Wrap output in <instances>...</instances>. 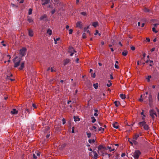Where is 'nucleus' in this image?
<instances>
[{
    "mask_svg": "<svg viewBox=\"0 0 159 159\" xmlns=\"http://www.w3.org/2000/svg\"><path fill=\"white\" fill-rule=\"evenodd\" d=\"M18 58V57L16 56L14 59H13V61L14 63V67L15 68L17 67L20 64V63L21 60V58L20 57L19 58V60L16 61V59Z\"/></svg>",
    "mask_w": 159,
    "mask_h": 159,
    "instance_id": "1",
    "label": "nucleus"
},
{
    "mask_svg": "<svg viewBox=\"0 0 159 159\" xmlns=\"http://www.w3.org/2000/svg\"><path fill=\"white\" fill-rule=\"evenodd\" d=\"M26 49L25 48H23L20 50V54L21 55L20 58H21L22 57L25 56L26 53Z\"/></svg>",
    "mask_w": 159,
    "mask_h": 159,
    "instance_id": "2",
    "label": "nucleus"
},
{
    "mask_svg": "<svg viewBox=\"0 0 159 159\" xmlns=\"http://www.w3.org/2000/svg\"><path fill=\"white\" fill-rule=\"evenodd\" d=\"M140 154L141 152L139 150H135L133 153V157L135 159H138Z\"/></svg>",
    "mask_w": 159,
    "mask_h": 159,
    "instance_id": "3",
    "label": "nucleus"
},
{
    "mask_svg": "<svg viewBox=\"0 0 159 159\" xmlns=\"http://www.w3.org/2000/svg\"><path fill=\"white\" fill-rule=\"evenodd\" d=\"M154 115L157 116V114L153 110H151L150 111V115L153 119L154 118Z\"/></svg>",
    "mask_w": 159,
    "mask_h": 159,
    "instance_id": "4",
    "label": "nucleus"
},
{
    "mask_svg": "<svg viewBox=\"0 0 159 159\" xmlns=\"http://www.w3.org/2000/svg\"><path fill=\"white\" fill-rule=\"evenodd\" d=\"M76 27L79 28L80 29H81L82 28L83 24L82 23L81 21L78 22L76 23Z\"/></svg>",
    "mask_w": 159,
    "mask_h": 159,
    "instance_id": "5",
    "label": "nucleus"
},
{
    "mask_svg": "<svg viewBox=\"0 0 159 159\" xmlns=\"http://www.w3.org/2000/svg\"><path fill=\"white\" fill-rule=\"evenodd\" d=\"M128 141L132 145H133V144H134L135 145H137L138 144V142L136 140H135L134 139L131 140V141H129V140Z\"/></svg>",
    "mask_w": 159,
    "mask_h": 159,
    "instance_id": "6",
    "label": "nucleus"
},
{
    "mask_svg": "<svg viewBox=\"0 0 159 159\" xmlns=\"http://www.w3.org/2000/svg\"><path fill=\"white\" fill-rule=\"evenodd\" d=\"M18 113V111L16 110L15 109H13L11 111V113L12 115L17 114Z\"/></svg>",
    "mask_w": 159,
    "mask_h": 159,
    "instance_id": "7",
    "label": "nucleus"
},
{
    "mask_svg": "<svg viewBox=\"0 0 159 159\" xmlns=\"http://www.w3.org/2000/svg\"><path fill=\"white\" fill-rule=\"evenodd\" d=\"M146 122L145 121L140 122L138 123V125L140 126H144V125L146 124Z\"/></svg>",
    "mask_w": 159,
    "mask_h": 159,
    "instance_id": "8",
    "label": "nucleus"
},
{
    "mask_svg": "<svg viewBox=\"0 0 159 159\" xmlns=\"http://www.w3.org/2000/svg\"><path fill=\"white\" fill-rule=\"evenodd\" d=\"M93 152L94 154L93 157V159H97L98 154L95 151H93Z\"/></svg>",
    "mask_w": 159,
    "mask_h": 159,
    "instance_id": "9",
    "label": "nucleus"
},
{
    "mask_svg": "<svg viewBox=\"0 0 159 159\" xmlns=\"http://www.w3.org/2000/svg\"><path fill=\"white\" fill-rule=\"evenodd\" d=\"M27 20L29 23H31L33 22V20L32 19V17L29 16H27Z\"/></svg>",
    "mask_w": 159,
    "mask_h": 159,
    "instance_id": "10",
    "label": "nucleus"
},
{
    "mask_svg": "<svg viewBox=\"0 0 159 159\" xmlns=\"http://www.w3.org/2000/svg\"><path fill=\"white\" fill-rule=\"evenodd\" d=\"M113 127L116 129H117L118 127V124L117 122L114 123L112 124Z\"/></svg>",
    "mask_w": 159,
    "mask_h": 159,
    "instance_id": "11",
    "label": "nucleus"
},
{
    "mask_svg": "<svg viewBox=\"0 0 159 159\" xmlns=\"http://www.w3.org/2000/svg\"><path fill=\"white\" fill-rule=\"evenodd\" d=\"M29 34L30 36L32 37L33 36V31L32 30H28Z\"/></svg>",
    "mask_w": 159,
    "mask_h": 159,
    "instance_id": "12",
    "label": "nucleus"
},
{
    "mask_svg": "<svg viewBox=\"0 0 159 159\" xmlns=\"http://www.w3.org/2000/svg\"><path fill=\"white\" fill-rule=\"evenodd\" d=\"M24 64H25L24 62H21V65H20V66L19 68V70H21L23 69V68L24 67Z\"/></svg>",
    "mask_w": 159,
    "mask_h": 159,
    "instance_id": "13",
    "label": "nucleus"
},
{
    "mask_svg": "<svg viewBox=\"0 0 159 159\" xmlns=\"http://www.w3.org/2000/svg\"><path fill=\"white\" fill-rule=\"evenodd\" d=\"M69 49V52H72V51H73L74 52H76L74 50L73 47H70Z\"/></svg>",
    "mask_w": 159,
    "mask_h": 159,
    "instance_id": "14",
    "label": "nucleus"
},
{
    "mask_svg": "<svg viewBox=\"0 0 159 159\" xmlns=\"http://www.w3.org/2000/svg\"><path fill=\"white\" fill-rule=\"evenodd\" d=\"M144 129L146 130H148L149 129V127L148 125L145 124L143 126Z\"/></svg>",
    "mask_w": 159,
    "mask_h": 159,
    "instance_id": "15",
    "label": "nucleus"
},
{
    "mask_svg": "<svg viewBox=\"0 0 159 159\" xmlns=\"http://www.w3.org/2000/svg\"><path fill=\"white\" fill-rule=\"evenodd\" d=\"M47 33L49 35H51L52 33V31L50 29H48L47 30Z\"/></svg>",
    "mask_w": 159,
    "mask_h": 159,
    "instance_id": "16",
    "label": "nucleus"
},
{
    "mask_svg": "<svg viewBox=\"0 0 159 159\" xmlns=\"http://www.w3.org/2000/svg\"><path fill=\"white\" fill-rule=\"evenodd\" d=\"M148 101L150 103H152V96L151 94L149 95V97L148 98Z\"/></svg>",
    "mask_w": 159,
    "mask_h": 159,
    "instance_id": "17",
    "label": "nucleus"
},
{
    "mask_svg": "<svg viewBox=\"0 0 159 159\" xmlns=\"http://www.w3.org/2000/svg\"><path fill=\"white\" fill-rule=\"evenodd\" d=\"M50 1V0H44V2L42 4V5H44L47 4Z\"/></svg>",
    "mask_w": 159,
    "mask_h": 159,
    "instance_id": "18",
    "label": "nucleus"
},
{
    "mask_svg": "<svg viewBox=\"0 0 159 159\" xmlns=\"http://www.w3.org/2000/svg\"><path fill=\"white\" fill-rule=\"evenodd\" d=\"M114 103H115V105L116 107H118L120 104V102L118 101H115L114 102Z\"/></svg>",
    "mask_w": 159,
    "mask_h": 159,
    "instance_id": "19",
    "label": "nucleus"
},
{
    "mask_svg": "<svg viewBox=\"0 0 159 159\" xmlns=\"http://www.w3.org/2000/svg\"><path fill=\"white\" fill-rule=\"evenodd\" d=\"M47 16L46 15H44L40 17V20H43L44 19H46Z\"/></svg>",
    "mask_w": 159,
    "mask_h": 159,
    "instance_id": "20",
    "label": "nucleus"
},
{
    "mask_svg": "<svg viewBox=\"0 0 159 159\" xmlns=\"http://www.w3.org/2000/svg\"><path fill=\"white\" fill-rule=\"evenodd\" d=\"M96 125L98 126V127L99 128L98 131H102L101 132L102 133H103L104 130V129L101 127H99V126L98 125Z\"/></svg>",
    "mask_w": 159,
    "mask_h": 159,
    "instance_id": "21",
    "label": "nucleus"
},
{
    "mask_svg": "<svg viewBox=\"0 0 159 159\" xmlns=\"http://www.w3.org/2000/svg\"><path fill=\"white\" fill-rule=\"evenodd\" d=\"M139 135L138 134H135L133 137V139L135 140H137L139 137Z\"/></svg>",
    "mask_w": 159,
    "mask_h": 159,
    "instance_id": "22",
    "label": "nucleus"
},
{
    "mask_svg": "<svg viewBox=\"0 0 159 159\" xmlns=\"http://www.w3.org/2000/svg\"><path fill=\"white\" fill-rule=\"evenodd\" d=\"M98 84L97 83H96V84H93V86L94 87V88L96 89H98Z\"/></svg>",
    "mask_w": 159,
    "mask_h": 159,
    "instance_id": "23",
    "label": "nucleus"
},
{
    "mask_svg": "<svg viewBox=\"0 0 159 159\" xmlns=\"http://www.w3.org/2000/svg\"><path fill=\"white\" fill-rule=\"evenodd\" d=\"M120 97L122 99H124L125 98V95L123 94H120Z\"/></svg>",
    "mask_w": 159,
    "mask_h": 159,
    "instance_id": "24",
    "label": "nucleus"
},
{
    "mask_svg": "<svg viewBox=\"0 0 159 159\" xmlns=\"http://www.w3.org/2000/svg\"><path fill=\"white\" fill-rule=\"evenodd\" d=\"M102 149H104V147L102 145H99L98 147V151H99Z\"/></svg>",
    "mask_w": 159,
    "mask_h": 159,
    "instance_id": "25",
    "label": "nucleus"
},
{
    "mask_svg": "<svg viewBox=\"0 0 159 159\" xmlns=\"http://www.w3.org/2000/svg\"><path fill=\"white\" fill-rule=\"evenodd\" d=\"M69 62V59H66V60L64 61V66L66 65L67 63H68Z\"/></svg>",
    "mask_w": 159,
    "mask_h": 159,
    "instance_id": "26",
    "label": "nucleus"
},
{
    "mask_svg": "<svg viewBox=\"0 0 159 159\" xmlns=\"http://www.w3.org/2000/svg\"><path fill=\"white\" fill-rule=\"evenodd\" d=\"M74 120L75 122L79 121L80 120L78 117L77 116H74Z\"/></svg>",
    "mask_w": 159,
    "mask_h": 159,
    "instance_id": "27",
    "label": "nucleus"
},
{
    "mask_svg": "<svg viewBox=\"0 0 159 159\" xmlns=\"http://www.w3.org/2000/svg\"><path fill=\"white\" fill-rule=\"evenodd\" d=\"M128 53V52L126 51H124L122 52V54L124 56H126Z\"/></svg>",
    "mask_w": 159,
    "mask_h": 159,
    "instance_id": "28",
    "label": "nucleus"
},
{
    "mask_svg": "<svg viewBox=\"0 0 159 159\" xmlns=\"http://www.w3.org/2000/svg\"><path fill=\"white\" fill-rule=\"evenodd\" d=\"M98 25V22H93V23L92 25L94 27H96Z\"/></svg>",
    "mask_w": 159,
    "mask_h": 159,
    "instance_id": "29",
    "label": "nucleus"
},
{
    "mask_svg": "<svg viewBox=\"0 0 159 159\" xmlns=\"http://www.w3.org/2000/svg\"><path fill=\"white\" fill-rule=\"evenodd\" d=\"M91 119L92 120V123H94L96 121V119L94 116L91 117Z\"/></svg>",
    "mask_w": 159,
    "mask_h": 159,
    "instance_id": "30",
    "label": "nucleus"
},
{
    "mask_svg": "<svg viewBox=\"0 0 159 159\" xmlns=\"http://www.w3.org/2000/svg\"><path fill=\"white\" fill-rule=\"evenodd\" d=\"M32 9L31 8H30L29 9L28 11V14L29 15H30L32 14Z\"/></svg>",
    "mask_w": 159,
    "mask_h": 159,
    "instance_id": "31",
    "label": "nucleus"
},
{
    "mask_svg": "<svg viewBox=\"0 0 159 159\" xmlns=\"http://www.w3.org/2000/svg\"><path fill=\"white\" fill-rule=\"evenodd\" d=\"M149 66H152L153 65V61L149 60Z\"/></svg>",
    "mask_w": 159,
    "mask_h": 159,
    "instance_id": "32",
    "label": "nucleus"
},
{
    "mask_svg": "<svg viewBox=\"0 0 159 159\" xmlns=\"http://www.w3.org/2000/svg\"><path fill=\"white\" fill-rule=\"evenodd\" d=\"M89 142L91 143H94L95 142V140L94 139H89L88 140Z\"/></svg>",
    "mask_w": 159,
    "mask_h": 159,
    "instance_id": "33",
    "label": "nucleus"
},
{
    "mask_svg": "<svg viewBox=\"0 0 159 159\" xmlns=\"http://www.w3.org/2000/svg\"><path fill=\"white\" fill-rule=\"evenodd\" d=\"M144 11L145 12H150L149 10L148 9L146 8L144 9Z\"/></svg>",
    "mask_w": 159,
    "mask_h": 159,
    "instance_id": "34",
    "label": "nucleus"
},
{
    "mask_svg": "<svg viewBox=\"0 0 159 159\" xmlns=\"http://www.w3.org/2000/svg\"><path fill=\"white\" fill-rule=\"evenodd\" d=\"M87 135L88 138H90V137L91 136V134L90 133L87 132Z\"/></svg>",
    "mask_w": 159,
    "mask_h": 159,
    "instance_id": "35",
    "label": "nucleus"
},
{
    "mask_svg": "<svg viewBox=\"0 0 159 159\" xmlns=\"http://www.w3.org/2000/svg\"><path fill=\"white\" fill-rule=\"evenodd\" d=\"M152 30L153 32L155 33H157L158 32L156 30V29L154 27H153L152 28Z\"/></svg>",
    "mask_w": 159,
    "mask_h": 159,
    "instance_id": "36",
    "label": "nucleus"
},
{
    "mask_svg": "<svg viewBox=\"0 0 159 159\" xmlns=\"http://www.w3.org/2000/svg\"><path fill=\"white\" fill-rule=\"evenodd\" d=\"M109 82L110 83V84H107V86L109 87L110 86H111V81H109Z\"/></svg>",
    "mask_w": 159,
    "mask_h": 159,
    "instance_id": "37",
    "label": "nucleus"
},
{
    "mask_svg": "<svg viewBox=\"0 0 159 159\" xmlns=\"http://www.w3.org/2000/svg\"><path fill=\"white\" fill-rule=\"evenodd\" d=\"M82 37L83 38L85 39L86 38V34L85 33H84L82 34Z\"/></svg>",
    "mask_w": 159,
    "mask_h": 159,
    "instance_id": "38",
    "label": "nucleus"
},
{
    "mask_svg": "<svg viewBox=\"0 0 159 159\" xmlns=\"http://www.w3.org/2000/svg\"><path fill=\"white\" fill-rule=\"evenodd\" d=\"M56 10L55 9H54L53 10H52L51 11V12L52 13V14H53L54 13H55V12H56Z\"/></svg>",
    "mask_w": 159,
    "mask_h": 159,
    "instance_id": "39",
    "label": "nucleus"
},
{
    "mask_svg": "<svg viewBox=\"0 0 159 159\" xmlns=\"http://www.w3.org/2000/svg\"><path fill=\"white\" fill-rule=\"evenodd\" d=\"M35 153L38 156H39L40 155V153L39 151H37Z\"/></svg>",
    "mask_w": 159,
    "mask_h": 159,
    "instance_id": "40",
    "label": "nucleus"
},
{
    "mask_svg": "<svg viewBox=\"0 0 159 159\" xmlns=\"http://www.w3.org/2000/svg\"><path fill=\"white\" fill-rule=\"evenodd\" d=\"M62 121H63V123H62V124L63 125H64L66 123V120H65V119H64V118H63L62 119Z\"/></svg>",
    "mask_w": 159,
    "mask_h": 159,
    "instance_id": "41",
    "label": "nucleus"
},
{
    "mask_svg": "<svg viewBox=\"0 0 159 159\" xmlns=\"http://www.w3.org/2000/svg\"><path fill=\"white\" fill-rule=\"evenodd\" d=\"M69 34H71L73 32V30L71 29H70L69 30Z\"/></svg>",
    "mask_w": 159,
    "mask_h": 159,
    "instance_id": "42",
    "label": "nucleus"
},
{
    "mask_svg": "<svg viewBox=\"0 0 159 159\" xmlns=\"http://www.w3.org/2000/svg\"><path fill=\"white\" fill-rule=\"evenodd\" d=\"M81 14L84 16H85L86 15V13L85 12H82Z\"/></svg>",
    "mask_w": 159,
    "mask_h": 159,
    "instance_id": "43",
    "label": "nucleus"
},
{
    "mask_svg": "<svg viewBox=\"0 0 159 159\" xmlns=\"http://www.w3.org/2000/svg\"><path fill=\"white\" fill-rule=\"evenodd\" d=\"M89 26H88L87 27H85L84 28V31L86 32L87 31V29H89Z\"/></svg>",
    "mask_w": 159,
    "mask_h": 159,
    "instance_id": "44",
    "label": "nucleus"
},
{
    "mask_svg": "<svg viewBox=\"0 0 159 159\" xmlns=\"http://www.w3.org/2000/svg\"><path fill=\"white\" fill-rule=\"evenodd\" d=\"M142 95H141V97H140V98L139 99V101L140 102H142L143 101V99H142Z\"/></svg>",
    "mask_w": 159,
    "mask_h": 159,
    "instance_id": "45",
    "label": "nucleus"
},
{
    "mask_svg": "<svg viewBox=\"0 0 159 159\" xmlns=\"http://www.w3.org/2000/svg\"><path fill=\"white\" fill-rule=\"evenodd\" d=\"M132 50L134 51L135 50V48L134 46H132L130 48Z\"/></svg>",
    "mask_w": 159,
    "mask_h": 159,
    "instance_id": "46",
    "label": "nucleus"
},
{
    "mask_svg": "<svg viewBox=\"0 0 159 159\" xmlns=\"http://www.w3.org/2000/svg\"><path fill=\"white\" fill-rule=\"evenodd\" d=\"M112 149H111V150H110V152H112L115 150V148H114V146H112Z\"/></svg>",
    "mask_w": 159,
    "mask_h": 159,
    "instance_id": "47",
    "label": "nucleus"
},
{
    "mask_svg": "<svg viewBox=\"0 0 159 159\" xmlns=\"http://www.w3.org/2000/svg\"><path fill=\"white\" fill-rule=\"evenodd\" d=\"M112 148V147H111V146H108L107 147V149H108L110 151V150H111Z\"/></svg>",
    "mask_w": 159,
    "mask_h": 159,
    "instance_id": "48",
    "label": "nucleus"
},
{
    "mask_svg": "<svg viewBox=\"0 0 159 159\" xmlns=\"http://www.w3.org/2000/svg\"><path fill=\"white\" fill-rule=\"evenodd\" d=\"M115 67L116 69H118L119 68V66H118V65H117L116 64H115Z\"/></svg>",
    "mask_w": 159,
    "mask_h": 159,
    "instance_id": "49",
    "label": "nucleus"
},
{
    "mask_svg": "<svg viewBox=\"0 0 159 159\" xmlns=\"http://www.w3.org/2000/svg\"><path fill=\"white\" fill-rule=\"evenodd\" d=\"M98 33V30L96 31L95 33H94V35H96Z\"/></svg>",
    "mask_w": 159,
    "mask_h": 159,
    "instance_id": "50",
    "label": "nucleus"
},
{
    "mask_svg": "<svg viewBox=\"0 0 159 159\" xmlns=\"http://www.w3.org/2000/svg\"><path fill=\"white\" fill-rule=\"evenodd\" d=\"M110 79L111 80H112L113 79V77L112 75V74H111L110 75Z\"/></svg>",
    "mask_w": 159,
    "mask_h": 159,
    "instance_id": "51",
    "label": "nucleus"
},
{
    "mask_svg": "<svg viewBox=\"0 0 159 159\" xmlns=\"http://www.w3.org/2000/svg\"><path fill=\"white\" fill-rule=\"evenodd\" d=\"M93 128L95 129V131H96V129H97V127L96 126H93Z\"/></svg>",
    "mask_w": 159,
    "mask_h": 159,
    "instance_id": "52",
    "label": "nucleus"
},
{
    "mask_svg": "<svg viewBox=\"0 0 159 159\" xmlns=\"http://www.w3.org/2000/svg\"><path fill=\"white\" fill-rule=\"evenodd\" d=\"M146 40L148 42H149L150 41V39L149 38H146Z\"/></svg>",
    "mask_w": 159,
    "mask_h": 159,
    "instance_id": "53",
    "label": "nucleus"
},
{
    "mask_svg": "<svg viewBox=\"0 0 159 159\" xmlns=\"http://www.w3.org/2000/svg\"><path fill=\"white\" fill-rule=\"evenodd\" d=\"M96 76L95 74L94 73L93 75H92V77L94 78Z\"/></svg>",
    "mask_w": 159,
    "mask_h": 159,
    "instance_id": "54",
    "label": "nucleus"
},
{
    "mask_svg": "<svg viewBox=\"0 0 159 159\" xmlns=\"http://www.w3.org/2000/svg\"><path fill=\"white\" fill-rule=\"evenodd\" d=\"M125 153H122L121 155V157H123L124 156H125Z\"/></svg>",
    "mask_w": 159,
    "mask_h": 159,
    "instance_id": "55",
    "label": "nucleus"
},
{
    "mask_svg": "<svg viewBox=\"0 0 159 159\" xmlns=\"http://www.w3.org/2000/svg\"><path fill=\"white\" fill-rule=\"evenodd\" d=\"M155 48H152L151 49V52H153L155 51Z\"/></svg>",
    "mask_w": 159,
    "mask_h": 159,
    "instance_id": "56",
    "label": "nucleus"
},
{
    "mask_svg": "<svg viewBox=\"0 0 159 159\" xmlns=\"http://www.w3.org/2000/svg\"><path fill=\"white\" fill-rule=\"evenodd\" d=\"M74 128V127H73L72 128V132L73 133L75 132Z\"/></svg>",
    "mask_w": 159,
    "mask_h": 159,
    "instance_id": "57",
    "label": "nucleus"
},
{
    "mask_svg": "<svg viewBox=\"0 0 159 159\" xmlns=\"http://www.w3.org/2000/svg\"><path fill=\"white\" fill-rule=\"evenodd\" d=\"M143 110H142V112H141V115H143L144 116H145L143 114Z\"/></svg>",
    "mask_w": 159,
    "mask_h": 159,
    "instance_id": "58",
    "label": "nucleus"
},
{
    "mask_svg": "<svg viewBox=\"0 0 159 159\" xmlns=\"http://www.w3.org/2000/svg\"><path fill=\"white\" fill-rule=\"evenodd\" d=\"M33 157L35 159H36L37 158V157L34 154H33Z\"/></svg>",
    "mask_w": 159,
    "mask_h": 159,
    "instance_id": "59",
    "label": "nucleus"
},
{
    "mask_svg": "<svg viewBox=\"0 0 159 159\" xmlns=\"http://www.w3.org/2000/svg\"><path fill=\"white\" fill-rule=\"evenodd\" d=\"M51 72H53L55 71V70H53V69H52V67H51Z\"/></svg>",
    "mask_w": 159,
    "mask_h": 159,
    "instance_id": "60",
    "label": "nucleus"
},
{
    "mask_svg": "<svg viewBox=\"0 0 159 159\" xmlns=\"http://www.w3.org/2000/svg\"><path fill=\"white\" fill-rule=\"evenodd\" d=\"M32 106L34 108H36V105H35V104H32Z\"/></svg>",
    "mask_w": 159,
    "mask_h": 159,
    "instance_id": "61",
    "label": "nucleus"
},
{
    "mask_svg": "<svg viewBox=\"0 0 159 159\" xmlns=\"http://www.w3.org/2000/svg\"><path fill=\"white\" fill-rule=\"evenodd\" d=\"M48 7V8H53L52 7V6H51V5H49Z\"/></svg>",
    "mask_w": 159,
    "mask_h": 159,
    "instance_id": "62",
    "label": "nucleus"
},
{
    "mask_svg": "<svg viewBox=\"0 0 159 159\" xmlns=\"http://www.w3.org/2000/svg\"><path fill=\"white\" fill-rule=\"evenodd\" d=\"M98 114L97 113H94V116H98Z\"/></svg>",
    "mask_w": 159,
    "mask_h": 159,
    "instance_id": "63",
    "label": "nucleus"
},
{
    "mask_svg": "<svg viewBox=\"0 0 159 159\" xmlns=\"http://www.w3.org/2000/svg\"><path fill=\"white\" fill-rule=\"evenodd\" d=\"M157 99H158V101H159V92H158L157 94Z\"/></svg>",
    "mask_w": 159,
    "mask_h": 159,
    "instance_id": "64",
    "label": "nucleus"
}]
</instances>
